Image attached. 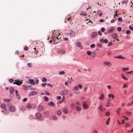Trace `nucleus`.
Returning a JSON list of instances; mask_svg holds the SVG:
<instances>
[{"mask_svg": "<svg viewBox=\"0 0 133 133\" xmlns=\"http://www.w3.org/2000/svg\"><path fill=\"white\" fill-rule=\"evenodd\" d=\"M36 48H31L30 50L29 54V56L31 57H36L38 55V51L36 50Z\"/></svg>", "mask_w": 133, "mask_h": 133, "instance_id": "1", "label": "nucleus"}, {"mask_svg": "<svg viewBox=\"0 0 133 133\" xmlns=\"http://www.w3.org/2000/svg\"><path fill=\"white\" fill-rule=\"evenodd\" d=\"M52 40L54 41V44H55L57 43H59L60 41L59 38L55 36H54L52 37Z\"/></svg>", "mask_w": 133, "mask_h": 133, "instance_id": "2", "label": "nucleus"}, {"mask_svg": "<svg viewBox=\"0 0 133 133\" xmlns=\"http://www.w3.org/2000/svg\"><path fill=\"white\" fill-rule=\"evenodd\" d=\"M103 65L106 66L108 67H110L112 66V64L110 62L107 61H105L103 62Z\"/></svg>", "mask_w": 133, "mask_h": 133, "instance_id": "3", "label": "nucleus"}, {"mask_svg": "<svg viewBox=\"0 0 133 133\" xmlns=\"http://www.w3.org/2000/svg\"><path fill=\"white\" fill-rule=\"evenodd\" d=\"M6 107V105L4 104V103H2L0 105V107L3 109H4V111H2V112H3L4 113H6V111L7 110L6 109H5V108Z\"/></svg>", "mask_w": 133, "mask_h": 133, "instance_id": "4", "label": "nucleus"}, {"mask_svg": "<svg viewBox=\"0 0 133 133\" xmlns=\"http://www.w3.org/2000/svg\"><path fill=\"white\" fill-rule=\"evenodd\" d=\"M22 80L20 81L19 80H15L14 82V84H16L18 86L21 85L22 83Z\"/></svg>", "mask_w": 133, "mask_h": 133, "instance_id": "5", "label": "nucleus"}, {"mask_svg": "<svg viewBox=\"0 0 133 133\" xmlns=\"http://www.w3.org/2000/svg\"><path fill=\"white\" fill-rule=\"evenodd\" d=\"M38 55L41 56L42 55L44 52V49L43 48H41L39 51H38Z\"/></svg>", "mask_w": 133, "mask_h": 133, "instance_id": "6", "label": "nucleus"}, {"mask_svg": "<svg viewBox=\"0 0 133 133\" xmlns=\"http://www.w3.org/2000/svg\"><path fill=\"white\" fill-rule=\"evenodd\" d=\"M68 92V90L66 89L61 90L60 91V93L61 95H64L66 94Z\"/></svg>", "mask_w": 133, "mask_h": 133, "instance_id": "7", "label": "nucleus"}, {"mask_svg": "<svg viewBox=\"0 0 133 133\" xmlns=\"http://www.w3.org/2000/svg\"><path fill=\"white\" fill-rule=\"evenodd\" d=\"M86 103L87 102L86 101L84 102H83L82 105L83 108L84 109H86L89 107V106Z\"/></svg>", "mask_w": 133, "mask_h": 133, "instance_id": "8", "label": "nucleus"}, {"mask_svg": "<svg viewBox=\"0 0 133 133\" xmlns=\"http://www.w3.org/2000/svg\"><path fill=\"white\" fill-rule=\"evenodd\" d=\"M9 110L10 111L13 112L15 111V108L14 106L11 105L9 107Z\"/></svg>", "mask_w": 133, "mask_h": 133, "instance_id": "9", "label": "nucleus"}, {"mask_svg": "<svg viewBox=\"0 0 133 133\" xmlns=\"http://www.w3.org/2000/svg\"><path fill=\"white\" fill-rule=\"evenodd\" d=\"M97 33L96 32H93L91 35V36L92 38H95L97 36Z\"/></svg>", "mask_w": 133, "mask_h": 133, "instance_id": "10", "label": "nucleus"}, {"mask_svg": "<svg viewBox=\"0 0 133 133\" xmlns=\"http://www.w3.org/2000/svg\"><path fill=\"white\" fill-rule=\"evenodd\" d=\"M76 45L77 47L80 48L81 49L82 48V46L80 42H77L76 43Z\"/></svg>", "mask_w": 133, "mask_h": 133, "instance_id": "11", "label": "nucleus"}, {"mask_svg": "<svg viewBox=\"0 0 133 133\" xmlns=\"http://www.w3.org/2000/svg\"><path fill=\"white\" fill-rule=\"evenodd\" d=\"M30 87V86L29 87ZM22 88L24 90H28L29 87L25 85H22Z\"/></svg>", "mask_w": 133, "mask_h": 133, "instance_id": "12", "label": "nucleus"}, {"mask_svg": "<svg viewBox=\"0 0 133 133\" xmlns=\"http://www.w3.org/2000/svg\"><path fill=\"white\" fill-rule=\"evenodd\" d=\"M38 109L39 111H42L43 110L44 108L43 106L42 105H39L38 106Z\"/></svg>", "mask_w": 133, "mask_h": 133, "instance_id": "13", "label": "nucleus"}, {"mask_svg": "<svg viewBox=\"0 0 133 133\" xmlns=\"http://www.w3.org/2000/svg\"><path fill=\"white\" fill-rule=\"evenodd\" d=\"M100 41L101 43H106L108 42V41L107 39H101L100 40Z\"/></svg>", "mask_w": 133, "mask_h": 133, "instance_id": "14", "label": "nucleus"}, {"mask_svg": "<svg viewBox=\"0 0 133 133\" xmlns=\"http://www.w3.org/2000/svg\"><path fill=\"white\" fill-rule=\"evenodd\" d=\"M121 109L120 108H119L116 109V112L118 115H120V111L121 110Z\"/></svg>", "mask_w": 133, "mask_h": 133, "instance_id": "15", "label": "nucleus"}, {"mask_svg": "<svg viewBox=\"0 0 133 133\" xmlns=\"http://www.w3.org/2000/svg\"><path fill=\"white\" fill-rule=\"evenodd\" d=\"M36 117L38 119L41 118L42 116V115L40 113H38L36 114Z\"/></svg>", "mask_w": 133, "mask_h": 133, "instance_id": "16", "label": "nucleus"}, {"mask_svg": "<svg viewBox=\"0 0 133 133\" xmlns=\"http://www.w3.org/2000/svg\"><path fill=\"white\" fill-rule=\"evenodd\" d=\"M10 92V94L13 93V91L14 92L15 90L12 87H11L9 88Z\"/></svg>", "mask_w": 133, "mask_h": 133, "instance_id": "17", "label": "nucleus"}, {"mask_svg": "<svg viewBox=\"0 0 133 133\" xmlns=\"http://www.w3.org/2000/svg\"><path fill=\"white\" fill-rule=\"evenodd\" d=\"M108 96L109 98L112 97V99H113L115 97L112 94H109L108 95Z\"/></svg>", "mask_w": 133, "mask_h": 133, "instance_id": "18", "label": "nucleus"}, {"mask_svg": "<svg viewBox=\"0 0 133 133\" xmlns=\"http://www.w3.org/2000/svg\"><path fill=\"white\" fill-rule=\"evenodd\" d=\"M29 81H30V83L33 85H34L35 84V82L34 81V80L33 79H29Z\"/></svg>", "mask_w": 133, "mask_h": 133, "instance_id": "19", "label": "nucleus"}, {"mask_svg": "<svg viewBox=\"0 0 133 133\" xmlns=\"http://www.w3.org/2000/svg\"><path fill=\"white\" fill-rule=\"evenodd\" d=\"M115 58H121V59H125V58L124 57H122V56H118L117 57H115Z\"/></svg>", "mask_w": 133, "mask_h": 133, "instance_id": "20", "label": "nucleus"}, {"mask_svg": "<svg viewBox=\"0 0 133 133\" xmlns=\"http://www.w3.org/2000/svg\"><path fill=\"white\" fill-rule=\"evenodd\" d=\"M15 91L16 92V93L17 98H19L20 97V94L18 93V92L17 90H15Z\"/></svg>", "mask_w": 133, "mask_h": 133, "instance_id": "21", "label": "nucleus"}, {"mask_svg": "<svg viewBox=\"0 0 133 133\" xmlns=\"http://www.w3.org/2000/svg\"><path fill=\"white\" fill-rule=\"evenodd\" d=\"M104 98V94H102L101 96L99 97V99L100 100L103 99Z\"/></svg>", "mask_w": 133, "mask_h": 133, "instance_id": "22", "label": "nucleus"}, {"mask_svg": "<svg viewBox=\"0 0 133 133\" xmlns=\"http://www.w3.org/2000/svg\"><path fill=\"white\" fill-rule=\"evenodd\" d=\"M118 36L117 34H114L113 35V37L115 39L118 38Z\"/></svg>", "mask_w": 133, "mask_h": 133, "instance_id": "23", "label": "nucleus"}, {"mask_svg": "<svg viewBox=\"0 0 133 133\" xmlns=\"http://www.w3.org/2000/svg\"><path fill=\"white\" fill-rule=\"evenodd\" d=\"M128 0H124L122 1V4H126L128 3Z\"/></svg>", "mask_w": 133, "mask_h": 133, "instance_id": "24", "label": "nucleus"}, {"mask_svg": "<svg viewBox=\"0 0 133 133\" xmlns=\"http://www.w3.org/2000/svg\"><path fill=\"white\" fill-rule=\"evenodd\" d=\"M114 30V29L113 28H111L110 29H109L108 32V33H110L112 31Z\"/></svg>", "mask_w": 133, "mask_h": 133, "instance_id": "25", "label": "nucleus"}, {"mask_svg": "<svg viewBox=\"0 0 133 133\" xmlns=\"http://www.w3.org/2000/svg\"><path fill=\"white\" fill-rule=\"evenodd\" d=\"M62 113V111L60 110H58L57 112V115H60Z\"/></svg>", "mask_w": 133, "mask_h": 133, "instance_id": "26", "label": "nucleus"}, {"mask_svg": "<svg viewBox=\"0 0 133 133\" xmlns=\"http://www.w3.org/2000/svg\"><path fill=\"white\" fill-rule=\"evenodd\" d=\"M110 118H108V120H107V121H106V125H108L109 124V122L110 121Z\"/></svg>", "mask_w": 133, "mask_h": 133, "instance_id": "27", "label": "nucleus"}, {"mask_svg": "<svg viewBox=\"0 0 133 133\" xmlns=\"http://www.w3.org/2000/svg\"><path fill=\"white\" fill-rule=\"evenodd\" d=\"M26 107L29 109L31 108V105L30 104H28L26 105Z\"/></svg>", "mask_w": 133, "mask_h": 133, "instance_id": "28", "label": "nucleus"}, {"mask_svg": "<svg viewBox=\"0 0 133 133\" xmlns=\"http://www.w3.org/2000/svg\"><path fill=\"white\" fill-rule=\"evenodd\" d=\"M78 89V87L77 86H75L74 87L73 89L74 91H77Z\"/></svg>", "mask_w": 133, "mask_h": 133, "instance_id": "29", "label": "nucleus"}, {"mask_svg": "<svg viewBox=\"0 0 133 133\" xmlns=\"http://www.w3.org/2000/svg\"><path fill=\"white\" fill-rule=\"evenodd\" d=\"M49 104L50 106H53L55 104L53 102H51Z\"/></svg>", "mask_w": 133, "mask_h": 133, "instance_id": "30", "label": "nucleus"}, {"mask_svg": "<svg viewBox=\"0 0 133 133\" xmlns=\"http://www.w3.org/2000/svg\"><path fill=\"white\" fill-rule=\"evenodd\" d=\"M63 112L65 114H67L68 113V110L66 108H65L63 110Z\"/></svg>", "mask_w": 133, "mask_h": 133, "instance_id": "31", "label": "nucleus"}, {"mask_svg": "<svg viewBox=\"0 0 133 133\" xmlns=\"http://www.w3.org/2000/svg\"><path fill=\"white\" fill-rule=\"evenodd\" d=\"M121 77L123 79L125 80H128V79L126 78V77H125L124 76L123 74H122L121 75Z\"/></svg>", "mask_w": 133, "mask_h": 133, "instance_id": "32", "label": "nucleus"}, {"mask_svg": "<svg viewBox=\"0 0 133 133\" xmlns=\"http://www.w3.org/2000/svg\"><path fill=\"white\" fill-rule=\"evenodd\" d=\"M131 125L130 124V123H126L125 124V126L127 127H129Z\"/></svg>", "mask_w": 133, "mask_h": 133, "instance_id": "33", "label": "nucleus"}, {"mask_svg": "<svg viewBox=\"0 0 133 133\" xmlns=\"http://www.w3.org/2000/svg\"><path fill=\"white\" fill-rule=\"evenodd\" d=\"M75 34V32L72 30H71L70 31V32L69 33V34L72 35H74Z\"/></svg>", "mask_w": 133, "mask_h": 133, "instance_id": "34", "label": "nucleus"}, {"mask_svg": "<svg viewBox=\"0 0 133 133\" xmlns=\"http://www.w3.org/2000/svg\"><path fill=\"white\" fill-rule=\"evenodd\" d=\"M76 110L78 111L80 110L81 109V108L78 106H77L76 107Z\"/></svg>", "mask_w": 133, "mask_h": 133, "instance_id": "35", "label": "nucleus"}, {"mask_svg": "<svg viewBox=\"0 0 133 133\" xmlns=\"http://www.w3.org/2000/svg\"><path fill=\"white\" fill-rule=\"evenodd\" d=\"M91 56L92 57H94L96 55V54L95 52H93L92 53H91Z\"/></svg>", "mask_w": 133, "mask_h": 133, "instance_id": "36", "label": "nucleus"}, {"mask_svg": "<svg viewBox=\"0 0 133 133\" xmlns=\"http://www.w3.org/2000/svg\"><path fill=\"white\" fill-rule=\"evenodd\" d=\"M126 113L127 114V115L128 116H130L132 114V113L131 112L129 111H127L126 112Z\"/></svg>", "mask_w": 133, "mask_h": 133, "instance_id": "37", "label": "nucleus"}, {"mask_svg": "<svg viewBox=\"0 0 133 133\" xmlns=\"http://www.w3.org/2000/svg\"><path fill=\"white\" fill-rule=\"evenodd\" d=\"M131 31L129 30H128L126 31V33L127 34H130L131 33Z\"/></svg>", "mask_w": 133, "mask_h": 133, "instance_id": "38", "label": "nucleus"}, {"mask_svg": "<svg viewBox=\"0 0 133 133\" xmlns=\"http://www.w3.org/2000/svg\"><path fill=\"white\" fill-rule=\"evenodd\" d=\"M47 81V79L45 78H43L42 79V81L44 82H45Z\"/></svg>", "mask_w": 133, "mask_h": 133, "instance_id": "39", "label": "nucleus"}, {"mask_svg": "<svg viewBox=\"0 0 133 133\" xmlns=\"http://www.w3.org/2000/svg\"><path fill=\"white\" fill-rule=\"evenodd\" d=\"M118 21L121 22H122V18L121 17H119L118 18Z\"/></svg>", "mask_w": 133, "mask_h": 133, "instance_id": "40", "label": "nucleus"}, {"mask_svg": "<svg viewBox=\"0 0 133 133\" xmlns=\"http://www.w3.org/2000/svg\"><path fill=\"white\" fill-rule=\"evenodd\" d=\"M86 15V13L85 12H83L80 14L81 15H82L83 16H85Z\"/></svg>", "mask_w": 133, "mask_h": 133, "instance_id": "41", "label": "nucleus"}, {"mask_svg": "<svg viewBox=\"0 0 133 133\" xmlns=\"http://www.w3.org/2000/svg\"><path fill=\"white\" fill-rule=\"evenodd\" d=\"M44 100L46 101H48L49 100L48 98L47 97H45L44 98Z\"/></svg>", "mask_w": 133, "mask_h": 133, "instance_id": "42", "label": "nucleus"}, {"mask_svg": "<svg viewBox=\"0 0 133 133\" xmlns=\"http://www.w3.org/2000/svg\"><path fill=\"white\" fill-rule=\"evenodd\" d=\"M70 105H71V107L72 108H74L75 106V104H74V103H71V104Z\"/></svg>", "mask_w": 133, "mask_h": 133, "instance_id": "43", "label": "nucleus"}, {"mask_svg": "<svg viewBox=\"0 0 133 133\" xmlns=\"http://www.w3.org/2000/svg\"><path fill=\"white\" fill-rule=\"evenodd\" d=\"M103 107L101 105H100V107H99L98 108L101 111H102L103 110Z\"/></svg>", "mask_w": 133, "mask_h": 133, "instance_id": "44", "label": "nucleus"}, {"mask_svg": "<svg viewBox=\"0 0 133 133\" xmlns=\"http://www.w3.org/2000/svg\"><path fill=\"white\" fill-rule=\"evenodd\" d=\"M52 119L53 120H56L57 119V118L55 116H53L52 117Z\"/></svg>", "mask_w": 133, "mask_h": 133, "instance_id": "45", "label": "nucleus"}, {"mask_svg": "<svg viewBox=\"0 0 133 133\" xmlns=\"http://www.w3.org/2000/svg\"><path fill=\"white\" fill-rule=\"evenodd\" d=\"M117 30L118 31L120 32L122 30V28L120 27H118L117 28Z\"/></svg>", "mask_w": 133, "mask_h": 133, "instance_id": "46", "label": "nucleus"}, {"mask_svg": "<svg viewBox=\"0 0 133 133\" xmlns=\"http://www.w3.org/2000/svg\"><path fill=\"white\" fill-rule=\"evenodd\" d=\"M65 73V72L64 71H62L59 72V74L60 75H63Z\"/></svg>", "mask_w": 133, "mask_h": 133, "instance_id": "47", "label": "nucleus"}, {"mask_svg": "<svg viewBox=\"0 0 133 133\" xmlns=\"http://www.w3.org/2000/svg\"><path fill=\"white\" fill-rule=\"evenodd\" d=\"M87 53L88 55H90L91 54V52L90 51H87Z\"/></svg>", "mask_w": 133, "mask_h": 133, "instance_id": "48", "label": "nucleus"}, {"mask_svg": "<svg viewBox=\"0 0 133 133\" xmlns=\"http://www.w3.org/2000/svg\"><path fill=\"white\" fill-rule=\"evenodd\" d=\"M90 46V47L91 48H94L95 46V44H92Z\"/></svg>", "mask_w": 133, "mask_h": 133, "instance_id": "49", "label": "nucleus"}, {"mask_svg": "<svg viewBox=\"0 0 133 133\" xmlns=\"http://www.w3.org/2000/svg\"><path fill=\"white\" fill-rule=\"evenodd\" d=\"M27 65L29 67H31L32 66V64L31 63H28L27 64Z\"/></svg>", "mask_w": 133, "mask_h": 133, "instance_id": "50", "label": "nucleus"}, {"mask_svg": "<svg viewBox=\"0 0 133 133\" xmlns=\"http://www.w3.org/2000/svg\"><path fill=\"white\" fill-rule=\"evenodd\" d=\"M72 78L71 77L70 79H69V81H68V82L69 83H71L72 82Z\"/></svg>", "mask_w": 133, "mask_h": 133, "instance_id": "51", "label": "nucleus"}, {"mask_svg": "<svg viewBox=\"0 0 133 133\" xmlns=\"http://www.w3.org/2000/svg\"><path fill=\"white\" fill-rule=\"evenodd\" d=\"M36 93V92L35 91H32L30 93L32 95H33L35 94Z\"/></svg>", "mask_w": 133, "mask_h": 133, "instance_id": "52", "label": "nucleus"}, {"mask_svg": "<svg viewBox=\"0 0 133 133\" xmlns=\"http://www.w3.org/2000/svg\"><path fill=\"white\" fill-rule=\"evenodd\" d=\"M14 81V79L12 78L10 79L9 80V82L10 83H12Z\"/></svg>", "mask_w": 133, "mask_h": 133, "instance_id": "53", "label": "nucleus"}, {"mask_svg": "<svg viewBox=\"0 0 133 133\" xmlns=\"http://www.w3.org/2000/svg\"><path fill=\"white\" fill-rule=\"evenodd\" d=\"M56 98L57 99L59 100L61 99V97L60 96H57Z\"/></svg>", "mask_w": 133, "mask_h": 133, "instance_id": "54", "label": "nucleus"}, {"mask_svg": "<svg viewBox=\"0 0 133 133\" xmlns=\"http://www.w3.org/2000/svg\"><path fill=\"white\" fill-rule=\"evenodd\" d=\"M110 114V113L109 112H107L105 114L106 116H109Z\"/></svg>", "mask_w": 133, "mask_h": 133, "instance_id": "55", "label": "nucleus"}, {"mask_svg": "<svg viewBox=\"0 0 133 133\" xmlns=\"http://www.w3.org/2000/svg\"><path fill=\"white\" fill-rule=\"evenodd\" d=\"M10 97H11L13 98L14 97V95L13 94V93H11L10 94Z\"/></svg>", "mask_w": 133, "mask_h": 133, "instance_id": "56", "label": "nucleus"}, {"mask_svg": "<svg viewBox=\"0 0 133 133\" xmlns=\"http://www.w3.org/2000/svg\"><path fill=\"white\" fill-rule=\"evenodd\" d=\"M97 46L98 47H102V45L100 43H98L97 44Z\"/></svg>", "mask_w": 133, "mask_h": 133, "instance_id": "57", "label": "nucleus"}, {"mask_svg": "<svg viewBox=\"0 0 133 133\" xmlns=\"http://www.w3.org/2000/svg\"><path fill=\"white\" fill-rule=\"evenodd\" d=\"M78 86L80 89H82V85L81 84H78Z\"/></svg>", "mask_w": 133, "mask_h": 133, "instance_id": "58", "label": "nucleus"}, {"mask_svg": "<svg viewBox=\"0 0 133 133\" xmlns=\"http://www.w3.org/2000/svg\"><path fill=\"white\" fill-rule=\"evenodd\" d=\"M105 28H102L101 29V30L102 32H103L105 30Z\"/></svg>", "mask_w": 133, "mask_h": 133, "instance_id": "59", "label": "nucleus"}, {"mask_svg": "<svg viewBox=\"0 0 133 133\" xmlns=\"http://www.w3.org/2000/svg\"><path fill=\"white\" fill-rule=\"evenodd\" d=\"M127 87V84H124L123 86V88H126Z\"/></svg>", "mask_w": 133, "mask_h": 133, "instance_id": "60", "label": "nucleus"}, {"mask_svg": "<svg viewBox=\"0 0 133 133\" xmlns=\"http://www.w3.org/2000/svg\"><path fill=\"white\" fill-rule=\"evenodd\" d=\"M28 48L27 46L25 47L24 48V49L25 50L27 51L28 50Z\"/></svg>", "mask_w": 133, "mask_h": 133, "instance_id": "61", "label": "nucleus"}, {"mask_svg": "<svg viewBox=\"0 0 133 133\" xmlns=\"http://www.w3.org/2000/svg\"><path fill=\"white\" fill-rule=\"evenodd\" d=\"M76 105H80V103L79 102H76Z\"/></svg>", "mask_w": 133, "mask_h": 133, "instance_id": "62", "label": "nucleus"}, {"mask_svg": "<svg viewBox=\"0 0 133 133\" xmlns=\"http://www.w3.org/2000/svg\"><path fill=\"white\" fill-rule=\"evenodd\" d=\"M129 29L131 30H133V27L131 26H129Z\"/></svg>", "mask_w": 133, "mask_h": 133, "instance_id": "63", "label": "nucleus"}, {"mask_svg": "<svg viewBox=\"0 0 133 133\" xmlns=\"http://www.w3.org/2000/svg\"><path fill=\"white\" fill-rule=\"evenodd\" d=\"M115 20L114 19H112L111 21V23H114L115 22Z\"/></svg>", "mask_w": 133, "mask_h": 133, "instance_id": "64", "label": "nucleus"}]
</instances>
